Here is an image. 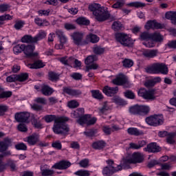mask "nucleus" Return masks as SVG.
<instances>
[{"label":"nucleus","mask_w":176,"mask_h":176,"mask_svg":"<svg viewBox=\"0 0 176 176\" xmlns=\"http://www.w3.org/2000/svg\"><path fill=\"white\" fill-rule=\"evenodd\" d=\"M43 119L46 123H52V122H54L52 130L55 134L68 135V133H69V125L65 124V122L69 120V118L56 115H46Z\"/></svg>","instance_id":"1"},{"label":"nucleus","mask_w":176,"mask_h":176,"mask_svg":"<svg viewBox=\"0 0 176 176\" xmlns=\"http://www.w3.org/2000/svg\"><path fill=\"white\" fill-rule=\"evenodd\" d=\"M89 10L92 12L97 21H106V20H111L114 23H119L118 18L113 15H111L109 12L105 11L104 7H101L100 3H93L89 5Z\"/></svg>","instance_id":"2"},{"label":"nucleus","mask_w":176,"mask_h":176,"mask_svg":"<svg viewBox=\"0 0 176 176\" xmlns=\"http://www.w3.org/2000/svg\"><path fill=\"white\" fill-rule=\"evenodd\" d=\"M145 71L147 74H151L154 75L159 74H162V75H167V74H168V67L166 65L165 63H155L146 67Z\"/></svg>","instance_id":"3"},{"label":"nucleus","mask_w":176,"mask_h":176,"mask_svg":"<svg viewBox=\"0 0 176 176\" xmlns=\"http://www.w3.org/2000/svg\"><path fill=\"white\" fill-rule=\"evenodd\" d=\"M106 163L107 166L103 168V175H113L115 173H118V171H122L123 168L122 164L118 165L116 167H115V162H113V160H108L106 161Z\"/></svg>","instance_id":"4"},{"label":"nucleus","mask_w":176,"mask_h":176,"mask_svg":"<svg viewBox=\"0 0 176 176\" xmlns=\"http://www.w3.org/2000/svg\"><path fill=\"white\" fill-rule=\"evenodd\" d=\"M116 40L125 47H130L133 45V39L127 34L120 32L115 34Z\"/></svg>","instance_id":"5"},{"label":"nucleus","mask_w":176,"mask_h":176,"mask_svg":"<svg viewBox=\"0 0 176 176\" xmlns=\"http://www.w3.org/2000/svg\"><path fill=\"white\" fill-rule=\"evenodd\" d=\"M138 94L140 97H142L144 100H147L148 101H155L157 97L156 89H155L146 90L145 88H141Z\"/></svg>","instance_id":"6"},{"label":"nucleus","mask_w":176,"mask_h":176,"mask_svg":"<svg viewBox=\"0 0 176 176\" xmlns=\"http://www.w3.org/2000/svg\"><path fill=\"white\" fill-rule=\"evenodd\" d=\"M125 163L129 164H137V163H142L144 162V155L141 153H133L129 155L124 160Z\"/></svg>","instance_id":"7"},{"label":"nucleus","mask_w":176,"mask_h":176,"mask_svg":"<svg viewBox=\"0 0 176 176\" xmlns=\"http://www.w3.org/2000/svg\"><path fill=\"white\" fill-rule=\"evenodd\" d=\"M30 117L31 118V114L27 111L16 113L14 115V119L18 123H27Z\"/></svg>","instance_id":"8"},{"label":"nucleus","mask_w":176,"mask_h":176,"mask_svg":"<svg viewBox=\"0 0 176 176\" xmlns=\"http://www.w3.org/2000/svg\"><path fill=\"white\" fill-rule=\"evenodd\" d=\"M74 45L80 46L82 45L85 34L82 32H74L71 34Z\"/></svg>","instance_id":"9"},{"label":"nucleus","mask_w":176,"mask_h":176,"mask_svg":"<svg viewBox=\"0 0 176 176\" xmlns=\"http://www.w3.org/2000/svg\"><path fill=\"white\" fill-rule=\"evenodd\" d=\"M71 162L67 160H61L58 162L55 163L52 168H55V170H67L71 167Z\"/></svg>","instance_id":"10"},{"label":"nucleus","mask_w":176,"mask_h":176,"mask_svg":"<svg viewBox=\"0 0 176 176\" xmlns=\"http://www.w3.org/2000/svg\"><path fill=\"white\" fill-rule=\"evenodd\" d=\"M56 34L59 38L60 43L59 45H56L55 47L56 49H63L64 47V45L67 43L68 39L67 38V36H65V34H64V32H63L61 30H56Z\"/></svg>","instance_id":"11"},{"label":"nucleus","mask_w":176,"mask_h":176,"mask_svg":"<svg viewBox=\"0 0 176 176\" xmlns=\"http://www.w3.org/2000/svg\"><path fill=\"white\" fill-rule=\"evenodd\" d=\"M118 91L119 87H111L108 85H105L102 89V92L107 96V97H113Z\"/></svg>","instance_id":"12"},{"label":"nucleus","mask_w":176,"mask_h":176,"mask_svg":"<svg viewBox=\"0 0 176 176\" xmlns=\"http://www.w3.org/2000/svg\"><path fill=\"white\" fill-rule=\"evenodd\" d=\"M25 142H28V145L30 146H34V145H36L38 142H39V135L37 133H33L24 140Z\"/></svg>","instance_id":"13"},{"label":"nucleus","mask_w":176,"mask_h":176,"mask_svg":"<svg viewBox=\"0 0 176 176\" xmlns=\"http://www.w3.org/2000/svg\"><path fill=\"white\" fill-rule=\"evenodd\" d=\"M34 50H35V45H24L23 53L28 57H36V56H38V53H34Z\"/></svg>","instance_id":"14"},{"label":"nucleus","mask_w":176,"mask_h":176,"mask_svg":"<svg viewBox=\"0 0 176 176\" xmlns=\"http://www.w3.org/2000/svg\"><path fill=\"white\" fill-rule=\"evenodd\" d=\"M127 82H129L127 77L124 74H119L112 80V83L117 86H123V85H126Z\"/></svg>","instance_id":"15"},{"label":"nucleus","mask_w":176,"mask_h":176,"mask_svg":"<svg viewBox=\"0 0 176 176\" xmlns=\"http://www.w3.org/2000/svg\"><path fill=\"white\" fill-rule=\"evenodd\" d=\"M40 119L41 118L38 117L34 113L31 114V122L34 129H43V124H42V121H41Z\"/></svg>","instance_id":"16"},{"label":"nucleus","mask_w":176,"mask_h":176,"mask_svg":"<svg viewBox=\"0 0 176 176\" xmlns=\"http://www.w3.org/2000/svg\"><path fill=\"white\" fill-rule=\"evenodd\" d=\"M146 30H166V25L161 23H146L145 25Z\"/></svg>","instance_id":"17"},{"label":"nucleus","mask_w":176,"mask_h":176,"mask_svg":"<svg viewBox=\"0 0 176 176\" xmlns=\"http://www.w3.org/2000/svg\"><path fill=\"white\" fill-rule=\"evenodd\" d=\"M144 151L149 153H156L160 152V146H157V144L153 142L148 144L147 146L144 148Z\"/></svg>","instance_id":"18"},{"label":"nucleus","mask_w":176,"mask_h":176,"mask_svg":"<svg viewBox=\"0 0 176 176\" xmlns=\"http://www.w3.org/2000/svg\"><path fill=\"white\" fill-rule=\"evenodd\" d=\"M151 41L157 43H162L164 41V36L160 32L151 33Z\"/></svg>","instance_id":"19"},{"label":"nucleus","mask_w":176,"mask_h":176,"mask_svg":"<svg viewBox=\"0 0 176 176\" xmlns=\"http://www.w3.org/2000/svg\"><path fill=\"white\" fill-rule=\"evenodd\" d=\"M127 133L129 135H135V137H139V135H144V131L135 127L129 128L127 129Z\"/></svg>","instance_id":"20"},{"label":"nucleus","mask_w":176,"mask_h":176,"mask_svg":"<svg viewBox=\"0 0 176 176\" xmlns=\"http://www.w3.org/2000/svg\"><path fill=\"white\" fill-rule=\"evenodd\" d=\"M147 142L145 140H139L138 144L135 143H130L129 148L130 149H141V148H144L146 145Z\"/></svg>","instance_id":"21"},{"label":"nucleus","mask_w":176,"mask_h":176,"mask_svg":"<svg viewBox=\"0 0 176 176\" xmlns=\"http://www.w3.org/2000/svg\"><path fill=\"white\" fill-rule=\"evenodd\" d=\"M152 33H149L148 32H142L139 35V41L141 42H148V41H151Z\"/></svg>","instance_id":"22"},{"label":"nucleus","mask_w":176,"mask_h":176,"mask_svg":"<svg viewBox=\"0 0 176 176\" xmlns=\"http://www.w3.org/2000/svg\"><path fill=\"white\" fill-rule=\"evenodd\" d=\"M157 50H148L143 52V56L146 57V58H153V57L157 56Z\"/></svg>","instance_id":"23"},{"label":"nucleus","mask_w":176,"mask_h":176,"mask_svg":"<svg viewBox=\"0 0 176 176\" xmlns=\"http://www.w3.org/2000/svg\"><path fill=\"white\" fill-rule=\"evenodd\" d=\"M41 93L43 96H52L53 94V89L48 85H43L41 87Z\"/></svg>","instance_id":"24"},{"label":"nucleus","mask_w":176,"mask_h":176,"mask_svg":"<svg viewBox=\"0 0 176 176\" xmlns=\"http://www.w3.org/2000/svg\"><path fill=\"white\" fill-rule=\"evenodd\" d=\"M106 145H107V143H105L103 140H100V141L94 142L91 146L94 149H98L100 151L101 149H104Z\"/></svg>","instance_id":"25"},{"label":"nucleus","mask_w":176,"mask_h":176,"mask_svg":"<svg viewBox=\"0 0 176 176\" xmlns=\"http://www.w3.org/2000/svg\"><path fill=\"white\" fill-rule=\"evenodd\" d=\"M92 50L94 53V54H96V56H101V54H104V53L105 52V48L102 47L100 45H95L93 48Z\"/></svg>","instance_id":"26"},{"label":"nucleus","mask_w":176,"mask_h":176,"mask_svg":"<svg viewBox=\"0 0 176 176\" xmlns=\"http://www.w3.org/2000/svg\"><path fill=\"white\" fill-rule=\"evenodd\" d=\"M90 118H91L90 114L81 116L77 120V123H78V124H80L81 126H83V124H87V121L89 120V119H90Z\"/></svg>","instance_id":"27"},{"label":"nucleus","mask_w":176,"mask_h":176,"mask_svg":"<svg viewBox=\"0 0 176 176\" xmlns=\"http://www.w3.org/2000/svg\"><path fill=\"white\" fill-rule=\"evenodd\" d=\"M131 115H141V105L135 104L129 108Z\"/></svg>","instance_id":"28"},{"label":"nucleus","mask_w":176,"mask_h":176,"mask_svg":"<svg viewBox=\"0 0 176 176\" xmlns=\"http://www.w3.org/2000/svg\"><path fill=\"white\" fill-rule=\"evenodd\" d=\"M86 39L87 41H89V42H91V43H97L100 41V37H98L97 34L91 33L87 35Z\"/></svg>","instance_id":"29"},{"label":"nucleus","mask_w":176,"mask_h":176,"mask_svg":"<svg viewBox=\"0 0 176 176\" xmlns=\"http://www.w3.org/2000/svg\"><path fill=\"white\" fill-rule=\"evenodd\" d=\"M82 115H85V109L83 108H78L72 113V117L74 119H78V118H80Z\"/></svg>","instance_id":"30"},{"label":"nucleus","mask_w":176,"mask_h":176,"mask_svg":"<svg viewBox=\"0 0 176 176\" xmlns=\"http://www.w3.org/2000/svg\"><path fill=\"white\" fill-rule=\"evenodd\" d=\"M175 132H171L168 133V136H166V142L168 144H170V145H173V144L175 142Z\"/></svg>","instance_id":"31"},{"label":"nucleus","mask_w":176,"mask_h":176,"mask_svg":"<svg viewBox=\"0 0 176 176\" xmlns=\"http://www.w3.org/2000/svg\"><path fill=\"white\" fill-rule=\"evenodd\" d=\"M46 32L43 30H41L36 36L34 37V43H36V42H38V41H42V39H45L46 38Z\"/></svg>","instance_id":"32"},{"label":"nucleus","mask_w":176,"mask_h":176,"mask_svg":"<svg viewBox=\"0 0 176 176\" xmlns=\"http://www.w3.org/2000/svg\"><path fill=\"white\" fill-rule=\"evenodd\" d=\"M165 19H167V20H170L171 21H174L175 23H176V12L169 11L166 12Z\"/></svg>","instance_id":"33"},{"label":"nucleus","mask_w":176,"mask_h":176,"mask_svg":"<svg viewBox=\"0 0 176 176\" xmlns=\"http://www.w3.org/2000/svg\"><path fill=\"white\" fill-rule=\"evenodd\" d=\"M30 68L32 69H38L39 68H43L45 67V65H43V63L41 62V60H36L32 64H29Z\"/></svg>","instance_id":"34"},{"label":"nucleus","mask_w":176,"mask_h":176,"mask_svg":"<svg viewBox=\"0 0 176 176\" xmlns=\"http://www.w3.org/2000/svg\"><path fill=\"white\" fill-rule=\"evenodd\" d=\"M97 60H98L97 55H89L87 58H85V63L86 65H90V64H93V63H94V61H97Z\"/></svg>","instance_id":"35"},{"label":"nucleus","mask_w":176,"mask_h":176,"mask_svg":"<svg viewBox=\"0 0 176 176\" xmlns=\"http://www.w3.org/2000/svg\"><path fill=\"white\" fill-rule=\"evenodd\" d=\"M91 93L93 98H96V100H102L104 98V96L100 92V90H91Z\"/></svg>","instance_id":"36"},{"label":"nucleus","mask_w":176,"mask_h":176,"mask_svg":"<svg viewBox=\"0 0 176 176\" xmlns=\"http://www.w3.org/2000/svg\"><path fill=\"white\" fill-rule=\"evenodd\" d=\"M111 28L113 31L118 32V31H123L124 26L120 23H113L111 25Z\"/></svg>","instance_id":"37"},{"label":"nucleus","mask_w":176,"mask_h":176,"mask_svg":"<svg viewBox=\"0 0 176 176\" xmlns=\"http://www.w3.org/2000/svg\"><path fill=\"white\" fill-rule=\"evenodd\" d=\"M21 42H23V43H35L34 37L31 35H25L22 37Z\"/></svg>","instance_id":"38"},{"label":"nucleus","mask_w":176,"mask_h":176,"mask_svg":"<svg viewBox=\"0 0 176 176\" xmlns=\"http://www.w3.org/2000/svg\"><path fill=\"white\" fill-rule=\"evenodd\" d=\"M128 5L129 6H131L132 8H136L137 9H139L140 8H145L146 6V4L145 3H142L140 1L131 2Z\"/></svg>","instance_id":"39"},{"label":"nucleus","mask_w":176,"mask_h":176,"mask_svg":"<svg viewBox=\"0 0 176 176\" xmlns=\"http://www.w3.org/2000/svg\"><path fill=\"white\" fill-rule=\"evenodd\" d=\"M154 119L155 123H157L156 126H161L164 123V118H163V115H154Z\"/></svg>","instance_id":"40"},{"label":"nucleus","mask_w":176,"mask_h":176,"mask_svg":"<svg viewBox=\"0 0 176 176\" xmlns=\"http://www.w3.org/2000/svg\"><path fill=\"white\" fill-rule=\"evenodd\" d=\"M17 82H25L28 80V73H21L16 74Z\"/></svg>","instance_id":"41"},{"label":"nucleus","mask_w":176,"mask_h":176,"mask_svg":"<svg viewBox=\"0 0 176 176\" xmlns=\"http://www.w3.org/2000/svg\"><path fill=\"white\" fill-rule=\"evenodd\" d=\"M122 65L124 68H131L134 65V62L131 59L125 58L122 60Z\"/></svg>","instance_id":"42"},{"label":"nucleus","mask_w":176,"mask_h":176,"mask_svg":"<svg viewBox=\"0 0 176 176\" xmlns=\"http://www.w3.org/2000/svg\"><path fill=\"white\" fill-rule=\"evenodd\" d=\"M146 122L149 126H153L154 127H157V123L155 122V116H151L149 117H147L146 119Z\"/></svg>","instance_id":"43"},{"label":"nucleus","mask_w":176,"mask_h":176,"mask_svg":"<svg viewBox=\"0 0 176 176\" xmlns=\"http://www.w3.org/2000/svg\"><path fill=\"white\" fill-rule=\"evenodd\" d=\"M111 101L115 102V104H118V105H124V104H126V101L118 96H113L111 99Z\"/></svg>","instance_id":"44"},{"label":"nucleus","mask_w":176,"mask_h":176,"mask_svg":"<svg viewBox=\"0 0 176 176\" xmlns=\"http://www.w3.org/2000/svg\"><path fill=\"white\" fill-rule=\"evenodd\" d=\"M49 80H51V82H56V80H58L59 75L58 74L54 72H50L48 73Z\"/></svg>","instance_id":"45"},{"label":"nucleus","mask_w":176,"mask_h":176,"mask_svg":"<svg viewBox=\"0 0 176 176\" xmlns=\"http://www.w3.org/2000/svg\"><path fill=\"white\" fill-rule=\"evenodd\" d=\"M74 175L77 176H90V171L87 170L80 169L74 173Z\"/></svg>","instance_id":"46"},{"label":"nucleus","mask_w":176,"mask_h":176,"mask_svg":"<svg viewBox=\"0 0 176 176\" xmlns=\"http://www.w3.org/2000/svg\"><path fill=\"white\" fill-rule=\"evenodd\" d=\"M124 96L126 98H129V100H135V94H134L131 90H126L124 91Z\"/></svg>","instance_id":"47"},{"label":"nucleus","mask_w":176,"mask_h":176,"mask_svg":"<svg viewBox=\"0 0 176 176\" xmlns=\"http://www.w3.org/2000/svg\"><path fill=\"white\" fill-rule=\"evenodd\" d=\"M150 111L151 108L149 106L140 105V115H148Z\"/></svg>","instance_id":"48"},{"label":"nucleus","mask_w":176,"mask_h":176,"mask_svg":"<svg viewBox=\"0 0 176 176\" xmlns=\"http://www.w3.org/2000/svg\"><path fill=\"white\" fill-rule=\"evenodd\" d=\"M24 44H18L13 47V52L16 54L17 53H21L23 52Z\"/></svg>","instance_id":"49"},{"label":"nucleus","mask_w":176,"mask_h":176,"mask_svg":"<svg viewBox=\"0 0 176 176\" xmlns=\"http://www.w3.org/2000/svg\"><path fill=\"white\" fill-rule=\"evenodd\" d=\"M41 175L43 176H53L54 175V170L52 169H43L41 170Z\"/></svg>","instance_id":"50"},{"label":"nucleus","mask_w":176,"mask_h":176,"mask_svg":"<svg viewBox=\"0 0 176 176\" xmlns=\"http://www.w3.org/2000/svg\"><path fill=\"white\" fill-rule=\"evenodd\" d=\"M16 151H27V144L23 142L18 143L15 145Z\"/></svg>","instance_id":"51"},{"label":"nucleus","mask_w":176,"mask_h":176,"mask_svg":"<svg viewBox=\"0 0 176 176\" xmlns=\"http://www.w3.org/2000/svg\"><path fill=\"white\" fill-rule=\"evenodd\" d=\"M165 49H176V40L168 41L165 45Z\"/></svg>","instance_id":"52"},{"label":"nucleus","mask_w":176,"mask_h":176,"mask_svg":"<svg viewBox=\"0 0 176 176\" xmlns=\"http://www.w3.org/2000/svg\"><path fill=\"white\" fill-rule=\"evenodd\" d=\"M124 5V0H117V1L112 6L113 9H119Z\"/></svg>","instance_id":"53"},{"label":"nucleus","mask_w":176,"mask_h":176,"mask_svg":"<svg viewBox=\"0 0 176 176\" xmlns=\"http://www.w3.org/2000/svg\"><path fill=\"white\" fill-rule=\"evenodd\" d=\"M67 107L72 109L78 108L79 107V102L76 100H71L68 102Z\"/></svg>","instance_id":"54"},{"label":"nucleus","mask_w":176,"mask_h":176,"mask_svg":"<svg viewBox=\"0 0 176 176\" xmlns=\"http://www.w3.org/2000/svg\"><path fill=\"white\" fill-rule=\"evenodd\" d=\"M109 107L108 106V103L107 102H104L103 103V105L101 108H99V112L100 113H105L107 111H109Z\"/></svg>","instance_id":"55"},{"label":"nucleus","mask_w":176,"mask_h":176,"mask_svg":"<svg viewBox=\"0 0 176 176\" xmlns=\"http://www.w3.org/2000/svg\"><path fill=\"white\" fill-rule=\"evenodd\" d=\"M6 170V164L3 163V155L0 154V173Z\"/></svg>","instance_id":"56"},{"label":"nucleus","mask_w":176,"mask_h":176,"mask_svg":"<svg viewBox=\"0 0 176 176\" xmlns=\"http://www.w3.org/2000/svg\"><path fill=\"white\" fill-rule=\"evenodd\" d=\"M79 166L82 168H87L89 167V159H84L80 161Z\"/></svg>","instance_id":"57"},{"label":"nucleus","mask_w":176,"mask_h":176,"mask_svg":"<svg viewBox=\"0 0 176 176\" xmlns=\"http://www.w3.org/2000/svg\"><path fill=\"white\" fill-rule=\"evenodd\" d=\"M142 45H144V46H145L146 47H148V48H152V47H155V46L156 45V44L155 43V41H153V40L150 41H144L142 43Z\"/></svg>","instance_id":"58"},{"label":"nucleus","mask_w":176,"mask_h":176,"mask_svg":"<svg viewBox=\"0 0 176 176\" xmlns=\"http://www.w3.org/2000/svg\"><path fill=\"white\" fill-rule=\"evenodd\" d=\"M102 131L106 135H111L112 133V128H111L109 126H104L102 127Z\"/></svg>","instance_id":"59"},{"label":"nucleus","mask_w":176,"mask_h":176,"mask_svg":"<svg viewBox=\"0 0 176 176\" xmlns=\"http://www.w3.org/2000/svg\"><path fill=\"white\" fill-rule=\"evenodd\" d=\"M10 9V6L9 4L3 3L0 5V12L4 13V12H8Z\"/></svg>","instance_id":"60"},{"label":"nucleus","mask_w":176,"mask_h":176,"mask_svg":"<svg viewBox=\"0 0 176 176\" xmlns=\"http://www.w3.org/2000/svg\"><path fill=\"white\" fill-rule=\"evenodd\" d=\"M9 107L5 104H0V116H3L6 112H8Z\"/></svg>","instance_id":"61"},{"label":"nucleus","mask_w":176,"mask_h":176,"mask_svg":"<svg viewBox=\"0 0 176 176\" xmlns=\"http://www.w3.org/2000/svg\"><path fill=\"white\" fill-rule=\"evenodd\" d=\"M34 102L37 104H42V105H46L47 104V100L45 98H36Z\"/></svg>","instance_id":"62"},{"label":"nucleus","mask_w":176,"mask_h":176,"mask_svg":"<svg viewBox=\"0 0 176 176\" xmlns=\"http://www.w3.org/2000/svg\"><path fill=\"white\" fill-rule=\"evenodd\" d=\"M7 82L12 83V82H17V74H12L6 78Z\"/></svg>","instance_id":"63"},{"label":"nucleus","mask_w":176,"mask_h":176,"mask_svg":"<svg viewBox=\"0 0 176 176\" xmlns=\"http://www.w3.org/2000/svg\"><path fill=\"white\" fill-rule=\"evenodd\" d=\"M8 165L9 167H10L12 171H16L17 166H16V163H14V161L9 160L8 162Z\"/></svg>","instance_id":"64"}]
</instances>
